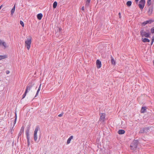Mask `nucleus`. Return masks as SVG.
Returning <instances> with one entry per match:
<instances>
[{"instance_id":"f257e3e1","label":"nucleus","mask_w":154,"mask_h":154,"mask_svg":"<svg viewBox=\"0 0 154 154\" xmlns=\"http://www.w3.org/2000/svg\"><path fill=\"white\" fill-rule=\"evenodd\" d=\"M31 43V37L27 38V39L25 41V46L26 47L27 49L28 50L29 49Z\"/></svg>"},{"instance_id":"f03ea898","label":"nucleus","mask_w":154,"mask_h":154,"mask_svg":"<svg viewBox=\"0 0 154 154\" xmlns=\"http://www.w3.org/2000/svg\"><path fill=\"white\" fill-rule=\"evenodd\" d=\"M138 141L137 140H134L131 143L130 147L132 149L134 150L137 147Z\"/></svg>"},{"instance_id":"7ed1b4c3","label":"nucleus","mask_w":154,"mask_h":154,"mask_svg":"<svg viewBox=\"0 0 154 154\" xmlns=\"http://www.w3.org/2000/svg\"><path fill=\"white\" fill-rule=\"evenodd\" d=\"M39 129L38 126H37L35 129L34 134V139L35 141H36L37 139V133Z\"/></svg>"},{"instance_id":"20e7f679","label":"nucleus","mask_w":154,"mask_h":154,"mask_svg":"<svg viewBox=\"0 0 154 154\" xmlns=\"http://www.w3.org/2000/svg\"><path fill=\"white\" fill-rule=\"evenodd\" d=\"M141 35L143 37V36L146 37H149V36L150 33L145 32L144 30H142L140 32Z\"/></svg>"},{"instance_id":"39448f33","label":"nucleus","mask_w":154,"mask_h":154,"mask_svg":"<svg viewBox=\"0 0 154 154\" xmlns=\"http://www.w3.org/2000/svg\"><path fill=\"white\" fill-rule=\"evenodd\" d=\"M145 2V0H141L138 6L141 9H143V8L144 6Z\"/></svg>"},{"instance_id":"423d86ee","label":"nucleus","mask_w":154,"mask_h":154,"mask_svg":"<svg viewBox=\"0 0 154 154\" xmlns=\"http://www.w3.org/2000/svg\"><path fill=\"white\" fill-rule=\"evenodd\" d=\"M153 22H154V20L151 19L143 22L142 23V24L144 26H145L148 23L150 24Z\"/></svg>"},{"instance_id":"0eeeda50","label":"nucleus","mask_w":154,"mask_h":154,"mask_svg":"<svg viewBox=\"0 0 154 154\" xmlns=\"http://www.w3.org/2000/svg\"><path fill=\"white\" fill-rule=\"evenodd\" d=\"M33 85L31 83H29L26 86L25 91L27 93L30 90L33 86Z\"/></svg>"},{"instance_id":"6e6552de","label":"nucleus","mask_w":154,"mask_h":154,"mask_svg":"<svg viewBox=\"0 0 154 154\" xmlns=\"http://www.w3.org/2000/svg\"><path fill=\"white\" fill-rule=\"evenodd\" d=\"M30 127V126H29L28 127H27V129L26 131V134L27 140H29V130Z\"/></svg>"},{"instance_id":"1a4fd4ad","label":"nucleus","mask_w":154,"mask_h":154,"mask_svg":"<svg viewBox=\"0 0 154 154\" xmlns=\"http://www.w3.org/2000/svg\"><path fill=\"white\" fill-rule=\"evenodd\" d=\"M0 45L3 46L5 48L7 47L6 43L1 39H0Z\"/></svg>"},{"instance_id":"9d476101","label":"nucleus","mask_w":154,"mask_h":154,"mask_svg":"<svg viewBox=\"0 0 154 154\" xmlns=\"http://www.w3.org/2000/svg\"><path fill=\"white\" fill-rule=\"evenodd\" d=\"M96 64L97 68L98 69L100 68L101 66V61L99 60H97L96 61Z\"/></svg>"},{"instance_id":"9b49d317","label":"nucleus","mask_w":154,"mask_h":154,"mask_svg":"<svg viewBox=\"0 0 154 154\" xmlns=\"http://www.w3.org/2000/svg\"><path fill=\"white\" fill-rule=\"evenodd\" d=\"M105 118V114H104L102 113L100 115L99 120L100 121H102V122H103Z\"/></svg>"},{"instance_id":"f8f14e48","label":"nucleus","mask_w":154,"mask_h":154,"mask_svg":"<svg viewBox=\"0 0 154 154\" xmlns=\"http://www.w3.org/2000/svg\"><path fill=\"white\" fill-rule=\"evenodd\" d=\"M144 130V133L146 134L149 132V127H145L143 128Z\"/></svg>"},{"instance_id":"ddd939ff","label":"nucleus","mask_w":154,"mask_h":154,"mask_svg":"<svg viewBox=\"0 0 154 154\" xmlns=\"http://www.w3.org/2000/svg\"><path fill=\"white\" fill-rule=\"evenodd\" d=\"M125 131L123 129L119 130L118 132V133L119 134H122L125 133Z\"/></svg>"},{"instance_id":"4468645a","label":"nucleus","mask_w":154,"mask_h":154,"mask_svg":"<svg viewBox=\"0 0 154 154\" xmlns=\"http://www.w3.org/2000/svg\"><path fill=\"white\" fill-rule=\"evenodd\" d=\"M73 136H70L69 138L68 139L67 141V144H69L71 141V140L73 138Z\"/></svg>"},{"instance_id":"2eb2a0df","label":"nucleus","mask_w":154,"mask_h":154,"mask_svg":"<svg viewBox=\"0 0 154 154\" xmlns=\"http://www.w3.org/2000/svg\"><path fill=\"white\" fill-rule=\"evenodd\" d=\"M42 16H43V15H42V14H41V13L38 14L37 15V18L38 20H40L42 19Z\"/></svg>"},{"instance_id":"dca6fc26","label":"nucleus","mask_w":154,"mask_h":154,"mask_svg":"<svg viewBox=\"0 0 154 154\" xmlns=\"http://www.w3.org/2000/svg\"><path fill=\"white\" fill-rule=\"evenodd\" d=\"M111 63L112 64L115 65L116 64V62L115 60H114L112 56H111Z\"/></svg>"},{"instance_id":"f3484780","label":"nucleus","mask_w":154,"mask_h":154,"mask_svg":"<svg viewBox=\"0 0 154 154\" xmlns=\"http://www.w3.org/2000/svg\"><path fill=\"white\" fill-rule=\"evenodd\" d=\"M142 41L144 42H150V40L147 38H142Z\"/></svg>"},{"instance_id":"a211bd4d","label":"nucleus","mask_w":154,"mask_h":154,"mask_svg":"<svg viewBox=\"0 0 154 154\" xmlns=\"http://www.w3.org/2000/svg\"><path fill=\"white\" fill-rule=\"evenodd\" d=\"M146 108L145 107H142L141 108V112L142 113H144L146 110Z\"/></svg>"},{"instance_id":"6ab92c4d","label":"nucleus","mask_w":154,"mask_h":154,"mask_svg":"<svg viewBox=\"0 0 154 154\" xmlns=\"http://www.w3.org/2000/svg\"><path fill=\"white\" fill-rule=\"evenodd\" d=\"M41 84L40 85V86H39V87L37 91V92H36V95L35 97H37V96L38 95V93H39V92L40 90V88H41Z\"/></svg>"},{"instance_id":"aec40b11","label":"nucleus","mask_w":154,"mask_h":154,"mask_svg":"<svg viewBox=\"0 0 154 154\" xmlns=\"http://www.w3.org/2000/svg\"><path fill=\"white\" fill-rule=\"evenodd\" d=\"M91 0H86V6L88 7L91 2Z\"/></svg>"},{"instance_id":"412c9836","label":"nucleus","mask_w":154,"mask_h":154,"mask_svg":"<svg viewBox=\"0 0 154 154\" xmlns=\"http://www.w3.org/2000/svg\"><path fill=\"white\" fill-rule=\"evenodd\" d=\"M6 57L7 55H0V60L4 59L6 58Z\"/></svg>"},{"instance_id":"4be33fe9","label":"nucleus","mask_w":154,"mask_h":154,"mask_svg":"<svg viewBox=\"0 0 154 154\" xmlns=\"http://www.w3.org/2000/svg\"><path fill=\"white\" fill-rule=\"evenodd\" d=\"M132 4V2L131 1H128L126 3V5L128 6H131Z\"/></svg>"},{"instance_id":"5701e85b","label":"nucleus","mask_w":154,"mask_h":154,"mask_svg":"<svg viewBox=\"0 0 154 154\" xmlns=\"http://www.w3.org/2000/svg\"><path fill=\"white\" fill-rule=\"evenodd\" d=\"M57 3L55 1L54 2L53 4V7L54 8H55L57 6Z\"/></svg>"},{"instance_id":"b1692460","label":"nucleus","mask_w":154,"mask_h":154,"mask_svg":"<svg viewBox=\"0 0 154 154\" xmlns=\"http://www.w3.org/2000/svg\"><path fill=\"white\" fill-rule=\"evenodd\" d=\"M139 133H141V134L144 133V129H143V128L141 129L139 131Z\"/></svg>"},{"instance_id":"393cba45","label":"nucleus","mask_w":154,"mask_h":154,"mask_svg":"<svg viewBox=\"0 0 154 154\" xmlns=\"http://www.w3.org/2000/svg\"><path fill=\"white\" fill-rule=\"evenodd\" d=\"M147 5L149 6L151 4V0H148L147 2Z\"/></svg>"},{"instance_id":"a878e982","label":"nucleus","mask_w":154,"mask_h":154,"mask_svg":"<svg viewBox=\"0 0 154 154\" xmlns=\"http://www.w3.org/2000/svg\"><path fill=\"white\" fill-rule=\"evenodd\" d=\"M152 10H148L147 11L148 14L149 15L151 14L152 13Z\"/></svg>"},{"instance_id":"bb28decb","label":"nucleus","mask_w":154,"mask_h":154,"mask_svg":"<svg viewBox=\"0 0 154 154\" xmlns=\"http://www.w3.org/2000/svg\"><path fill=\"white\" fill-rule=\"evenodd\" d=\"M27 93V92H26V91H25L24 93L23 94V95L22 99H23L25 98V96L26 95V94Z\"/></svg>"},{"instance_id":"cd10ccee","label":"nucleus","mask_w":154,"mask_h":154,"mask_svg":"<svg viewBox=\"0 0 154 154\" xmlns=\"http://www.w3.org/2000/svg\"><path fill=\"white\" fill-rule=\"evenodd\" d=\"M20 24L23 26L24 27V24L23 22L21 20H20Z\"/></svg>"},{"instance_id":"c85d7f7f","label":"nucleus","mask_w":154,"mask_h":154,"mask_svg":"<svg viewBox=\"0 0 154 154\" xmlns=\"http://www.w3.org/2000/svg\"><path fill=\"white\" fill-rule=\"evenodd\" d=\"M23 132H21V131H20V132L19 133L18 135V137L19 138L20 136L23 133Z\"/></svg>"},{"instance_id":"c756f323","label":"nucleus","mask_w":154,"mask_h":154,"mask_svg":"<svg viewBox=\"0 0 154 154\" xmlns=\"http://www.w3.org/2000/svg\"><path fill=\"white\" fill-rule=\"evenodd\" d=\"M154 41V36H152V40L151 42V45H152Z\"/></svg>"},{"instance_id":"7c9ffc66","label":"nucleus","mask_w":154,"mask_h":154,"mask_svg":"<svg viewBox=\"0 0 154 154\" xmlns=\"http://www.w3.org/2000/svg\"><path fill=\"white\" fill-rule=\"evenodd\" d=\"M15 117H16V118L14 119V126L15 125V124L16 123V120H17V114H16V113L15 114Z\"/></svg>"},{"instance_id":"2f4dec72","label":"nucleus","mask_w":154,"mask_h":154,"mask_svg":"<svg viewBox=\"0 0 154 154\" xmlns=\"http://www.w3.org/2000/svg\"><path fill=\"white\" fill-rule=\"evenodd\" d=\"M151 31L152 33H154V27L152 28L151 29Z\"/></svg>"},{"instance_id":"473e14b6","label":"nucleus","mask_w":154,"mask_h":154,"mask_svg":"<svg viewBox=\"0 0 154 154\" xmlns=\"http://www.w3.org/2000/svg\"><path fill=\"white\" fill-rule=\"evenodd\" d=\"M24 127L23 126H22L20 130V131H21V132H23L24 131Z\"/></svg>"},{"instance_id":"72a5a7b5","label":"nucleus","mask_w":154,"mask_h":154,"mask_svg":"<svg viewBox=\"0 0 154 154\" xmlns=\"http://www.w3.org/2000/svg\"><path fill=\"white\" fill-rule=\"evenodd\" d=\"M14 11L15 10H11V14L12 15L13 14L14 12Z\"/></svg>"},{"instance_id":"f704fd0d","label":"nucleus","mask_w":154,"mask_h":154,"mask_svg":"<svg viewBox=\"0 0 154 154\" xmlns=\"http://www.w3.org/2000/svg\"><path fill=\"white\" fill-rule=\"evenodd\" d=\"M13 127L11 131V134H13V131H14V130L13 129Z\"/></svg>"},{"instance_id":"c9c22d12","label":"nucleus","mask_w":154,"mask_h":154,"mask_svg":"<svg viewBox=\"0 0 154 154\" xmlns=\"http://www.w3.org/2000/svg\"><path fill=\"white\" fill-rule=\"evenodd\" d=\"M63 115V114L61 113L58 115V116L61 117V116H62Z\"/></svg>"},{"instance_id":"e433bc0d","label":"nucleus","mask_w":154,"mask_h":154,"mask_svg":"<svg viewBox=\"0 0 154 154\" xmlns=\"http://www.w3.org/2000/svg\"><path fill=\"white\" fill-rule=\"evenodd\" d=\"M15 5H14V6L13 7V8L11 9V10H15Z\"/></svg>"},{"instance_id":"4c0bfd02","label":"nucleus","mask_w":154,"mask_h":154,"mask_svg":"<svg viewBox=\"0 0 154 154\" xmlns=\"http://www.w3.org/2000/svg\"><path fill=\"white\" fill-rule=\"evenodd\" d=\"M6 74H8L9 73V71L8 70L6 71Z\"/></svg>"},{"instance_id":"58836bf2","label":"nucleus","mask_w":154,"mask_h":154,"mask_svg":"<svg viewBox=\"0 0 154 154\" xmlns=\"http://www.w3.org/2000/svg\"><path fill=\"white\" fill-rule=\"evenodd\" d=\"M119 18H121V16H120V15H121V13H120V12H119Z\"/></svg>"},{"instance_id":"ea45409f","label":"nucleus","mask_w":154,"mask_h":154,"mask_svg":"<svg viewBox=\"0 0 154 154\" xmlns=\"http://www.w3.org/2000/svg\"><path fill=\"white\" fill-rule=\"evenodd\" d=\"M27 143H28V145H29V144L30 143L29 140H27Z\"/></svg>"},{"instance_id":"a19ab883","label":"nucleus","mask_w":154,"mask_h":154,"mask_svg":"<svg viewBox=\"0 0 154 154\" xmlns=\"http://www.w3.org/2000/svg\"><path fill=\"white\" fill-rule=\"evenodd\" d=\"M3 5H1L0 6V10L1 9V8H2V7Z\"/></svg>"},{"instance_id":"79ce46f5","label":"nucleus","mask_w":154,"mask_h":154,"mask_svg":"<svg viewBox=\"0 0 154 154\" xmlns=\"http://www.w3.org/2000/svg\"><path fill=\"white\" fill-rule=\"evenodd\" d=\"M82 10H84V7H83L82 8Z\"/></svg>"},{"instance_id":"37998d69","label":"nucleus","mask_w":154,"mask_h":154,"mask_svg":"<svg viewBox=\"0 0 154 154\" xmlns=\"http://www.w3.org/2000/svg\"><path fill=\"white\" fill-rule=\"evenodd\" d=\"M139 1V0H135V2H138V1Z\"/></svg>"},{"instance_id":"c03bdc74","label":"nucleus","mask_w":154,"mask_h":154,"mask_svg":"<svg viewBox=\"0 0 154 154\" xmlns=\"http://www.w3.org/2000/svg\"><path fill=\"white\" fill-rule=\"evenodd\" d=\"M59 31H61V29L60 28H59Z\"/></svg>"}]
</instances>
